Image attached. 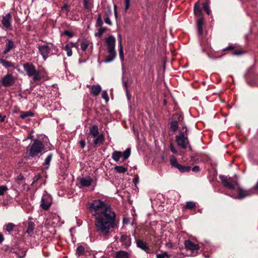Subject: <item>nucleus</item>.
<instances>
[{"mask_svg":"<svg viewBox=\"0 0 258 258\" xmlns=\"http://www.w3.org/2000/svg\"><path fill=\"white\" fill-rule=\"evenodd\" d=\"M170 255L168 254L167 252L165 251L162 253L156 254V258H169Z\"/></svg>","mask_w":258,"mask_h":258,"instance_id":"nucleus-39","label":"nucleus"},{"mask_svg":"<svg viewBox=\"0 0 258 258\" xmlns=\"http://www.w3.org/2000/svg\"><path fill=\"white\" fill-rule=\"evenodd\" d=\"M102 97L105 100L106 102H107L109 100V97L106 91H103L102 93Z\"/></svg>","mask_w":258,"mask_h":258,"instance_id":"nucleus-44","label":"nucleus"},{"mask_svg":"<svg viewBox=\"0 0 258 258\" xmlns=\"http://www.w3.org/2000/svg\"><path fill=\"white\" fill-rule=\"evenodd\" d=\"M104 22L109 25H111L112 23L109 18V17H105L104 18Z\"/></svg>","mask_w":258,"mask_h":258,"instance_id":"nucleus-51","label":"nucleus"},{"mask_svg":"<svg viewBox=\"0 0 258 258\" xmlns=\"http://www.w3.org/2000/svg\"><path fill=\"white\" fill-rule=\"evenodd\" d=\"M44 148V146L42 142L38 139H35L33 143L27 147V153H28L31 157L34 158L38 156Z\"/></svg>","mask_w":258,"mask_h":258,"instance_id":"nucleus-3","label":"nucleus"},{"mask_svg":"<svg viewBox=\"0 0 258 258\" xmlns=\"http://www.w3.org/2000/svg\"><path fill=\"white\" fill-rule=\"evenodd\" d=\"M17 179L18 180H24L25 178H24V176L21 173L17 177Z\"/></svg>","mask_w":258,"mask_h":258,"instance_id":"nucleus-59","label":"nucleus"},{"mask_svg":"<svg viewBox=\"0 0 258 258\" xmlns=\"http://www.w3.org/2000/svg\"><path fill=\"white\" fill-rule=\"evenodd\" d=\"M170 149L172 153H173L174 154H177V150L175 149V148H174V147L172 145H170Z\"/></svg>","mask_w":258,"mask_h":258,"instance_id":"nucleus-55","label":"nucleus"},{"mask_svg":"<svg viewBox=\"0 0 258 258\" xmlns=\"http://www.w3.org/2000/svg\"><path fill=\"white\" fill-rule=\"evenodd\" d=\"M219 178L221 180L223 185L230 189L233 190L235 188V186L234 185V183L236 184H238V182L233 180L232 177H229L227 179L226 176L221 175H220Z\"/></svg>","mask_w":258,"mask_h":258,"instance_id":"nucleus-7","label":"nucleus"},{"mask_svg":"<svg viewBox=\"0 0 258 258\" xmlns=\"http://www.w3.org/2000/svg\"><path fill=\"white\" fill-rule=\"evenodd\" d=\"M35 225L33 222L29 221L28 223V228L26 230V233L29 235H32L33 233V231L35 228Z\"/></svg>","mask_w":258,"mask_h":258,"instance_id":"nucleus-27","label":"nucleus"},{"mask_svg":"<svg viewBox=\"0 0 258 258\" xmlns=\"http://www.w3.org/2000/svg\"><path fill=\"white\" fill-rule=\"evenodd\" d=\"M175 141L178 147L180 149L188 148L190 151H191V147L188 139L187 129L185 125L183 126L182 130H180L178 135L175 136Z\"/></svg>","mask_w":258,"mask_h":258,"instance_id":"nucleus-2","label":"nucleus"},{"mask_svg":"<svg viewBox=\"0 0 258 258\" xmlns=\"http://www.w3.org/2000/svg\"><path fill=\"white\" fill-rule=\"evenodd\" d=\"M131 150L127 148L124 152L115 151L112 154V158L115 162H118L121 157H122L123 161L126 160L131 155Z\"/></svg>","mask_w":258,"mask_h":258,"instance_id":"nucleus-5","label":"nucleus"},{"mask_svg":"<svg viewBox=\"0 0 258 258\" xmlns=\"http://www.w3.org/2000/svg\"><path fill=\"white\" fill-rule=\"evenodd\" d=\"M12 18L10 13L4 16L2 20V29L5 30H12Z\"/></svg>","mask_w":258,"mask_h":258,"instance_id":"nucleus-6","label":"nucleus"},{"mask_svg":"<svg viewBox=\"0 0 258 258\" xmlns=\"http://www.w3.org/2000/svg\"><path fill=\"white\" fill-rule=\"evenodd\" d=\"M106 28L100 27L98 29V32L95 34V36H98V37H101L102 36V35L104 32H106Z\"/></svg>","mask_w":258,"mask_h":258,"instance_id":"nucleus-40","label":"nucleus"},{"mask_svg":"<svg viewBox=\"0 0 258 258\" xmlns=\"http://www.w3.org/2000/svg\"><path fill=\"white\" fill-rule=\"evenodd\" d=\"M174 116L175 117H177L179 121L183 119V117H182V116L178 113L175 114Z\"/></svg>","mask_w":258,"mask_h":258,"instance_id":"nucleus-57","label":"nucleus"},{"mask_svg":"<svg viewBox=\"0 0 258 258\" xmlns=\"http://www.w3.org/2000/svg\"><path fill=\"white\" fill-rule=\"evenodd\" d=\"M210 2L209 1L204 3L203 7L208 15H210L211 13V11L209 7Z\"/></svg>","mask_w":258,"mask_h":258,"instance_id":"nucleus-36","label":"nucleus"},{"mask_svg":"<svg viewBox=\"0 0 258 258\" xmlns=\"http://www.w3.org/2000/svg\"><path fill=\"white\" fill-rule=\"evenodd\" d=\"M194 11L195 15L197 16L200 17V18L203 17L202 10L198 2L195 4Z\"/></svg>","mask_w":258,"mask_h":258,"instance_id":"nucleus-22","label":"nucleus"},{"mask_svg":"<svg viewBox=\"0 0 258 258\" xmlns=\"http://www.w3.org/2000/svg\"><path fill=\"white\" fill-rule=\"evenodd\" d=\"M64 34L66 36H68L70 38H72L74 36L73 33L69 31H65L64 32Z\"/></svg>","mask_w":258,"mask_h":258,"instance_id":"nucleus-48","label":"nucleus"},{"mask_svg":"<svg viewBox=\"0 0 258 258\" xmlns=\"http://www.w3.org/2000/svg\"><path fill=\"white\" fill-rule=\"evenodd\" d=\"M120 240L125 248H127L131 245V238L126 234L121 235Z\"/></svg>","mask_w":258,"mask_h":258,"instance_id":"nucleus-15","label":"nucleus"},{"mask_svg":"<svg viewBox=\"0 0 258 258\" xmlns=\"http://www.w3.org/2000/svg\"><path fill=\"white\" fill-rule=\"evenodd\" d=\"M79 143L80 144L81 147L82 149H84L85 147V141L84 140H81Z\"/></svg>","mask_w":258,"mask_h":258,"instance_id":"nucleus-54","label":"nucleus"},{"mask_svg":"<svg viewBox=\"0 0 258 258\" xmlns=\"http://www.w3.org/2000/svg\"><path fill=\"white\" fill-rule=\"evenodd\" d=\"M166 246L168 248H172L173 246L171 242H167L166 243Z\"/></svg>","mask_w":258,"mask_h":258,"instance_id":"nucleus-61","label":"nucleus"},{"mask_svg":"<svg viewBox=\"0 0 258 258\" xmlns=\"http://www.w3.org/2000/svg\"><path fill=\"white\" fill-rule=\"evenodd\" d=\"M89 133L94 137H96L98 136L99 131L97 125H93L90 127V132Z\"/></svg>","mask_w":258,"mask_h":258,"instance_id":"nucleus-26","label":"nucleus"},{"mask_svg":"<svg viewBox=\"0 0 258 258\" xmlns=\"http://www.w3.org/2000/svg\"><path fill=\"white\" fill-rule=\"evenodd\" d=\"M104 141V137L103 135L100 134L96 136V139L94 140L93 143L95 146H98L101 145Z\"/></svg>","mask_w":258,"mask_h":258,"instance_id":"nucleus-21","label":"nucleus"},{"mask_svg":"<svg viewBox=\"0 0 258 258\" xmlns=\"http://www.w3.org/2000/svg\"><path fill=\"white\" fill-rule=\"evenodd\" d=\"M204 18L203 17H201L197 20V27L198 30V34L199 35H202L203 33V25L204 24Z\"/></svg>","mask_w":258,"mask_h":258,"instance_id":"nucleus-20","label":"nucleus"},{"mask_svg":"<svg viewBox=\"0 0 258 258\" xmlns=\"http://www.w3.org/2000/svg\"><path fill=\"white\" fill-rule=\"evenodd\" d=\"M103 25V21L102 20L101 15V14H98L97 15V19L96 23V27H102V26Z\"/></svg>","mask_w":258,"mask_h":258,"instance_id":"nucleus-35","label":"nucleus"},{"mask_svg":"<svg viewBox=\"0 0 258 258\" xmlns=\"http://www.w3.org/2000/svg\"><path fill=\"white\" fill-rule=\"evenodd\" d=\"M34 116V113L30 111H22L21 112L20 117L24 119L27 117H32Z\"/></svg>","mask_w":258,"mask_h":258,"instance_id":"nucleus-31","label":"nucleus"},{"mask_svg":"<svg viewBox=\"0 0 258 258\" xmlns=\"http://www.w3.org/2000/svg\"><path fill=\"white\" fill-rule=\"evenodd\" d=\"M15 47L14 42L12 39H7L6 40V48L3 51L4 54H7Z\"/></svg>","mask_w":258,"mask_h":258,"instance_id":"nucleus-18","label":"nucleus"},{"mask_svg":"<svg viewBox=\"0 0 258 258\" xmlns=\"http://www.w3.org/2000/svg\"><path fill=\"white\" fill-rule=\"evenodd\" d=\"M41 177V176L40 174H38L37 175H36V176H35L34 177H33V183H34V182H36L37 181H38Z\"/></svg>","mask_w":258,"mask_h":258,"instance_id":"nucleus-50","label":"nucleus"},{"mask_svg":"<svg viewBox=\"0 0 258 258\" xmlns=\"http://www.w3.org/2000/svg\"><path fill=\"white\" fill-rule=\"evenodd\" d=\"M184 245L186 248L191 251L198 250L200 248L199 244H195L189 240H185Z\"/></svg>","mask_w":258,"mask_h":258,"instance_id":"nucleus-16","label":"nucleus"},{"mask_svg":"<svg viewBox=\"0 0 258 258\" xmlns=\"http://www.w3.org/2000/svg\"><path fill=\"white\" fill-rule=\"evenodd\" d=\"M123 86L125 88V91H126V96H127V97L128 98V99H130V95L129 94V92H128V90L127 89V82H124L123 83Z\"/></svg>","mask_w":258,"mask_h":258,"instance_id":"nucleus-47","label":"nucleus"},{"mask_svg":"<svg viewBox=\"0 0 258 258\" xmlns=\"http://www.w3.org/2000/svg\"><path fill=\"white\" fill-rule=\"evenodd\" d=\"M51 205V203L50 201V198L47 196H43L42 197L41 200V208L44 210H47L49 209Z\"/></svg>","mask_w":258,"mask_h":258,"instance_id":"nucleus-12","label":"nucleus"},{"mask_svg":"<svg viewBox=\"0 0 258 258\" xmlns=\"http://www.w3.org/2000/svg\"><path fill=\"white\" fill-rule=\"evenodd\" d=\"M124 9L125 11H127L129 7H130V0H124Z\"/></svg>","mask_w":258,"mask_h":258,"instance_id":"nucleus-49","label":"nucleus"},{"mask_svg":"<svg viewBox=\"0 0 258 258\" xmlns=\"http://www.w3.org/2000/svg\"><path fill=\"white\" fill-rule=\"evenodd\" d=\"M136 244L138 247L142 250L147 251L149 249V247L147 245L146 243L142 240H136Z\"/></svg>","mask_w":258,"mask_h":258,"instance_id":"nucleus-23","label":"nucleus"},{"mask_svg":"<svg viewBox=\"0 0 258 258\" xmlns=\"http://www.w3.org/2000/svg\"><path fill=\"white\" fill-rule=\"evenodd\" d=\"M8 188L6 185L0 186V196H3L5 192L8 190Z\"/></svg>","mask_w":258,"mask_h":258,"instance_id":"nucleus-43","label":"nucleus"},{"mask_svg":"<svg viewBox=\"0 0 258 258\" xmlns=\"http://www.w3.org/2000/svg\"><path fill=\"white\" fill-rule=\"evenodd\" d=\"M112 14L111 7L109 6H107V10L105 12V17H109Z\"/></svg>","mask_w":258,"mask_h":258,"instance_id":"nucleus-45","label":"nucleus"},{"mask_svg":"<svg viewBox=\"0 0 258 258\" xmlns=\"http://www.w3.org/2000/svg\"><path fill=\"white\" fill-rule=\"evenodd\" d=\"M114 14L116 19L117 18V6L116 5L113 6Z\"/></svg>","mask_w":258,"mask_h":258,"instance_id":"nucleus-56","label":"nucleus"},{"mask_svg":"<svg viewBox=\"0 0 258 258\" xmlns=\"http://www.w3.org/2000/svg\"><path fill=\"white\" fill-rule=\"evenodd\" d=\"M38 49L43 59L45 60L49 57V54L51 50L50 48L48 45H43L39 46Z\"/></svg>","mask_w":258,"mask_h":258,"instance_id":"nucleus-10","label":"nucleus"},{"mask_svg":"<svg viewBox=\"0 0 258 258\" xmlns=\"http://www.w3.org/2000/svg\"><path fill=\"white\" fill-rule=\"evenodd\" d=\"M234 46H233L232 45H229L228 47H226L225 48H224L223 49H222V51H225L228 50L234 49Z\"/></svg>","mask_w":258,"mask_h":258,"instance_id":"nucleus-58","label":"nucleus"},{"mask_svg":"<svg viewBox=\"0 0 258 258\" xmlns=\"http://www.w3.org/2000/svg\"><path fill=\"white\" fill-rule=\"evenodd\" d=\"M244 51L241 50H234L232 54L233 55H240L244 53Z\"/></svg>","mask_w":258,"mask_h":258,"instance_id":"nucleus-46","label":"nucleus"},{"mask_svg":"<svg viewBox=\"0 0 258 258\" xmlns=\"http://www.w3.org/2000/svg\"><path fill=\"white\" fill-rule=\"evenodd\" d=\"M80 45L82 50L85 51L89 46V42L87 40H83L81 42Z\"/></svg>","mask_w":258,"mask_h":258,"instance_id":"nucleus-37","label":"nucleus"},{"mask_svg":"<svg viewBox=\"0 0 258 258\" xmlns=\"http://www.w3.org/2000/svg\"><path fill=\"white\" fill-rule=\"evenodd\" d=\"M93 182V179L90 176H86L82 178L78 185L79 188L83 187H88L91 185Z\"/></svg>","mask_w":258,"mask_h":258,"instance_id":"nucleus-11","label":"nucleus"},{"mask_svg":"<svg viewBox=\"0 0 258 258\" xmlns=\"http://www.w3.org/2000/svg\"><path fill=\"white\" fill-rule=\"evenodd\" d=\"M52 158V154H49L44 160V165H46V168L47 169L50 165V161Z\"/></svg>","mask_w":258,"mask_h":258,"instance_id":"nucleus-34","label":"nucleus"},{"mask_svg":"<svg viewBox=\"0 0 258 258\" xmlns=\"http://www.w3.org/2000/svg\"><path fill=\"white\" fill-rule=\"evenodd\" d=\"M0 63L6 68L14 67V64L13 62L3 58H0Z\"/></svg>","mask_w":258,"mask_h":258,"instance_id":"nucleus-24","label":"nucleus"},{"mask_svg":"<svg viewBox=\"0 0 258 258\" xmlns=\"http://www.w3.org/2000/svg\"><path fill=\"white\" fill-rule=\"evenodd\" d=\"M114 169V170L118 173H124L127 170V168H125L122 166H115Z\"/></svg>","mask_w":258,"mask_h":258,"instance_id":"nucleus-30","label":"nucleus"},{"mask_svg":"<svg viewBox=\"0 0 258 258\" xmlns=\"http://www.w3.org/2000/svg\"><path fill=\"white\" fill-rule=\"evenodd\" d=\"M170 164L172 167L176 168L181 173L188 172L190 170V167L188 166H183L179 164L175 158H173L170 160Z\"/></svg>","mask_w":258,"mask_h":258,"instance_id":"nucleus-8","label":"nucleus"},{"mask_svg":"<svg viewBox=\"0 0 258 258\" xmlns=\"http://www.w3.org/2000/svg\"><path fill=\"white\" fill-rule=\"evenodd\" d=\"M253 188L255 189H258V180Z\"/></svg>","mask_w":258,"mask_h":258,"instance_id":"nucleus-63","label":"nucleus"},{"mask_svg":"<svg viewBox=\"0 0 258 258\" xmlns=\"http://www.w3.org/2000/svg\"><path fill=\"white\" fill-rule=\"evenodd\" d=\"M170 128L172 132L176 131L178 128V121L177 120L172 121L170 123Z\"/></svg>","mask_w":258,"mask_h":258,"instance_id":"nucleus-32","label":"nucleus"},{"mask_svg":"<svg viewBox=\"0 0 258 258\" xmlns=\"http://www.w3.org/2000/svg\"><path fill=\"white\" fill-rule=\"evenodd\" d=\"M200 170V166L196 165L192 167V171L194 172L197 173Z\"/></svg>","mask_w":258,"mask_h":258,"instance_id":"nucleus-52","label":"nucleus"},{"mask_svg":"<svg viewBox=\"0 0 258 258\" xmlns=\"http://www.w3.org/2000/svg\"><path fill=\"white\" fill-rule=\"evenodd\" d=\"M33 137L34 136L33 135H30L29 136L27 137V139H32L33 138Z\"/></svg>","mask_w":258,"mask_h":258,"instance_id":"nucleus-64","label":"nucleus"},{"mask_svg":"<svg viewBox=\"0 0 258 258\" xmlns=\"http://www.w3.org/2000/svg\"><path fill=\"white\" fill-rule=\"evenodd\" d=\"M88 209L95 219V231L100 237L107 238L117 226L116 215L111 207L101 200H94Z\"/></svg>","mask_w":258,"mask_h":258,"instance_id":"nucleus-1","label":"nucleus"},{"mask_svg":"<svg viewBox=\"0 0 258 258\" xmlns=\"http://www.w3.org/2000/svg\"><path fill=\"white\" fill-rule=\"evenodd\" d=\"M196 207V203L189 201L186 203L185 208L187 209H192Z\"/></svg>","mask_w":258,"mask_h":258,"instance_id":"nucleus-38","label":"nucleus"},{"mask_svg":"<svg viewBox=\"0 0 258 258\" xmlns=\"http://www.w3.org/2000/svg\"><path fill=\"white\" fill-rule=\"evenodd\" d=\"M119 58L122 62L124 60V54L123 50V47L121 46L119 47Z\"/></svg>","mask_w":258,"mask_h":258,"instance_id":"nucleus-41","label":"nucleus"},{"mask_svg":"<svg viewBox=\"0 0 258 258\" xmlns=\"http://www.w3.org/2000/svg\"><path fill=\"white\" fill-rule=\"evenodd\" d=\"M4 240L3 235L0 233V243H2Z\"/></svg>","mask_w":258,"mask_h":258,"instance_id":"nucleus-62","label":"nucleus"},{"mask_svg":"<svg viewBox=\"0 0 258 258\" xmlns=\"http://www.w3.org/2000/svg\"><path fill=\"white\" fill-rule=\"evenodd\" d=\"M24 71L29 77H32L34 81L40 79L39 72L37 71L34 65L31 62H26L23 65Z\"/></svg>","mask_w":258,"mask_h":258,"instance_id":"nucleus-4","label":"nucleus"},{"mask_svg":"<svg viewBox=\"0 0 258 258\" xmlns=\"http://www.w3.org/2000/svg\"><path fill=\"white\" fill-rule=\"evenodd\" d=\"M15 78L11 74H7L2 80V84L3 86L8 87L13 85Z\"/></svg>","mask_w":258,"mask_h":258,"instance_id":"nucleus-9","label":"nucleus"},{"mask_svg":"<svg viewBox=\"0 0 258 258\" xmlns=\"http://www.w3.org/2000/svg\"><path fill=\"white\" fill-rule=\"evenodd\" d=\"M76 254L78 256L84 255L85 254V247L82 245H79L76 249Z\"/></svg>","mask_w":258,"mask_h":258,"instance_id":"nucleus-28","label":"nucleus"},{"mask_svg":"<svg viewBox=\"0 0 258 258\" xmlns=\"http://www.w3.org/2000/svg\"><path fill=\"white\" fill-rule=\"evenodd\" d=\"M107 53L108 55L106 56V59L104 61L105 63H108L114 60L116 55V52L115 49L107 50Z\"/></svg>","mask_w":258,"mask_h":258,"instance_id":"nucleus-17","label":"nucleus"},{"mask_svg":"<svg viewBox=\"0 0 258 258\" xmlns=\"http://www.w3.org/2000/svg\"><path fill=\"white\" fill-rule=\"evenodd\" d=\"M252 193V189L245 190L241 187H239L237 198L239 200H242L247 196H250Z\"/></svg>","mask_w":258,"mask_h":258,"instance_id":"nucleus-14","label":"nucleus"},{"mask_svg":"<svg viewBox=\"0 0 258 258\" xmlns=\"http://www.w3.org/2000/svg\"><path fill=\"white\" fill-rule=\"evenodd\" d=\"M107 50L115 49V38L113 36H110L105 39Z\"/></svg>","mask_w":258,"mask_h":258,"instance_id":"nucleus-13","label":"nucleus"},{"mask_svg":"<svg viewBox=\"0 0 258 258\" xmlns=\"http://www.w3.org/2000/svg\"><path fill=\"white\" fill-rule=\"evenodd\" d=\"M116 258H128V254L125 251H120L116 253Z\"/></svg>","mask_w":258,"mask_h":258,"instance_id":"nucleus-33","label":"nucleus"},{"mask_svg":"<svg viewBox=\"0 0 258 258\" xmlns=\"http://www.w3.org/2000/svg\"><path fill=\"white\" fill-rule=\"evenodd\" d=\"M6 117V115L3 116L0 114V121L4 122L5 121Z\"/></svg>","mask_w":258,"mask_h":258,"instance_id":"nucleus-60","label":"nucleus"},{"mask_svg":"<svg viewBox=\"0 0 258 258\" xmlns=\"http://www.w3.org/2000/svg\"><path fill=\"white\" fill-rule=\"evenodd\" d=\"M74 46V44L72 42L67 44L64 47V49L67 52V54L68 56H71L72 55V47Z\"/></svg>","mask_w":258,"mask_h":258,"instance_id":"nucleus-25","label":"nucleus"},{"mask_svg":"<svg viewBox=\"0 0 258 258\" xmlns=\"http://www.w3.org/2000/svg\"><path fill=\"white\" fill-rule=\"evenodd\" d=\"M84 6L86 10H90L92 7V5L89 3V0H83Z\"/></svg>","mask_w":258,"mask_h":258,"instance_id":"nucleus-42","label":"nucleus"},{"mask_svg":"<svg viewBox=\"0 0 258 258\" xmlns=\"http://www.w3.org/2000/svg\"><path fill=\"white\" fill-rule=\"evenodd\" d=\"M15 227H16V225H14L13 223H9L8 224L4 226V229L6 231L11 232L14 230V229Z\"/></svg>","mask_w":258,"mask_h":258,"instance_id":"nucleus-29","label":"nucleus"},{"mask_svg":"<svg viewBox=\"0 0 258 258\" xmlns=\"http://www.w3.org/2000/svg\"><path fill=\"white\" fill-rule=\"evenodd\" d=\"M118 40V44H119V47L121 46H122V43H121V35L120 34H118L117 35Z\"/></svg>","mask_w":258,"mask_h":258,"instance_id":"nucleus-53","label":"nucleus"},{"mask_svg":"<svg viewBox=\"0 0 258 258\" xmlns=\"http://www.w3.org/2000/svg\"><path fill=\"white\" fill-rule=\"evenodd\" d=\"M101 91V87L100 85H94L91 86V92L94 96H98Z\"/></svg>","mask_w":258,"mask_h":258,"instance_id":"nucleus-19","label":"nucleus"}]
</instances>
